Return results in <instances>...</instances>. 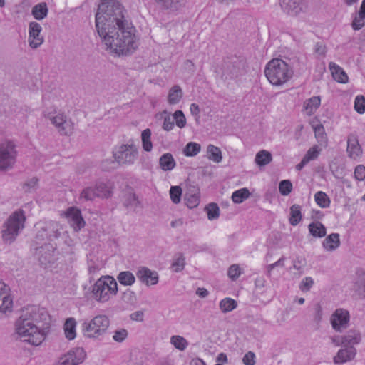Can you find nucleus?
<instances>
[{
	"label": "nucleus",
	"instance_id": "f257e3e1",
	"mask_svg": "<svg viewBox=\"0 0 365 365\" xmlns=\"http://www.w3.org/2000/svg\"><path fill=\"white\" fill-rule=\"evenodd\" d=\"M96 27L103 45L110 53L128 55L138 48L136 29L125 19L123 6L118 1H101L96 15Z\"/></svg>",
	"mask_w": 365,
	"mask_h": 365
},
{
	"label": "nucleus",
	"instance_id": "f03ea898",
	"mask_svg": "<svg viewBox=\"0 0 365 365\" xmlns=\"http://www.w3.org/2000/svg\"><path fill=\"white\" fill-rule=\"evenodd\" d=\"M47 312L38 307L27 308L15 323V334L22 342L34 346L41 345L46 338V332L40 323L46 320Z\"/></svg>",
	"mask_w": 365,
	"mask_h": 365
},
{
	"label": "nucleus",
	"instance_id": "7ed1b4c3",
	"mask_svg": "<svg viewBox=\"0 0 365 365\" xmlns=\"http://www.w3.org/2000/svg\"><path fill=\"white\" fill-rule=\"evenodd\" d=\"M42 101L44 106L43 116L50 121L60 135H71L75 131L73 121L63 111L58 109L56 105L59 101V91L53 90L45 93Z\"/></svg>",
	"mask_w": 365,
	"mask_h": 365
},
{
	"label": "nucleus",
	"instance_id": "20e7f679",
	"mask_svg": "<svg viewBox=\"0 0 365 365\" xmlns=\"http://www.w3.org/2000/svg\"><path fill=\"white\" fill-rule=\"evenodd\" d=\"M264 75L272 85L281 86L292 78L293 70L285 61L273 58L266 64Z\"/></svg>",
	"mask_w": 365,
	"mask_h": 365
},
{
	"label": "nucleus",
	"instance_id": "39448f33",
	"mask_svg": "<svg viewBox=\"0 0 365 365\" xmlns=\"http://www.w3.org/2000/svg\"><path fill=\"white\" fill-rule=\"evenodd\" d=\"M91 290L95 301L98 303H106L117 295L118 286L114 277L103 275L93 283Z\"/></svg>",
	"mask_w": 365,
	"mask_h": 365
},
{
	"label": "nucleus",
	"instance_id": "423d86ee",
	"mask_svg": "<svg viewBox=\"0 0 365 365\" xmlns=\"http://www.w3.org/2000/svg\"><path fill=\"white\" fill-rule=\"evenodd\" d=\"M109 326V318L105 314H98L83 323L82 332L87 339H99L106 333Z\"/></svg>",
	"mask_w": 365,
	"mask_h": 365
},
{
	"label": "nucleus",
	"instance_id": "0eeeda50",
	"mask_svg": "<svg viewBox=\"0 0 365 365\" xmlns=\"http://www.w3.org/2000/svg\"><path fill=\"white\" fill-rule=\"evenodd\" d=\"M26 217L22 210L15 211L4 223L2 238L6 243H11L24 227Z\"/></svg>",
	"mask_w": 365,
	"mask_h": 365
},
{
	"label": "nucleus",
	"instance_id": "6e6552de",
	"mask_svg": "<svg viewBox=\"0 0 365 365\" xmlns=\"http://www.w3.org/2000/svg\"><path fill=\"white\" fill-rule=\"evenodd\" d=\"M113 156L119 165H133L138 157V150L134 144H122L114 148Z\"/></svg>",
	"mask_w": 365,
	"mask_h": 365
},
{
	"label": "nucleus",
	"instance_id": "1a4fd4ad",
	"mask_svg": "<svg viewBox=\"0 0 365 365\" xmlns=\"http://www.w3.org/2000/svg\"><path fill=\"white\" fill-rule=\"evenodd\" d=\"M18 152L15 143L9 140L0 142V170H7L16 163Z\"/></svg>",
	"mask_w": 365,
	"mask_h": 365
},
{
	"label": "nucleus",
	"instance_id": "9d476101",
	"mask_svg": "<svg viewBox=\"0 0 365 365\" xmlns=\"http://www.w3.org/2000/svg\"><path fill=\"white\" fill-rule=\"evenodd\" d=\"M86 352L82 347H75L60 356L54 365H78L84 361Z\"/></svg>",
	"mask_w": 365,
	"mask_h": 365
},
{
	"label": "nucleus",
	"instance_id": "9b49d317",
	"mask_svg": "<svg viewBox=\"0 0 365 365\" xmlns=\"http://www.w3.org/2000/svg\"><path fill=\"white\" fill-rule=\"evenodd\" d=\"M349 321V312L343 308L336 309L330 317V322L332 328L337 331H341V330L347 328Z\"/></svg>",
	"mask_w": 365,
	"mask_h": 365
},
{
	"label": "nucleus",
	"instance_id": "f8f14e48",
	"mask_svg": "<svg viewBox=\"0 0 365 365\" xmlns=\"http://www.w3.org/2000/svg\"><path fill=\"white\" fill-rule=\"evenodd\" d=\"M14 301L6 284L0 281V317L6 316L13 312Z\"/></svg>",
	"mask_w": 365,
	"mask_h": 365
},
{
	"label": "nucleus",
	"instance_id": "ddd939ff",
	"mask_svg": "<svg viewBox=\"0 0 365 365\" xmlns=\"http://www.w3.org/2000/svg\"><path fill=\"white\" fill-rule=\"evenodd\" d=\"M70 226L78 232L84 227L86 222L81 216V211L76 207H69L63 214Z\"/></svg>",
	"mask_w": 365,
	"mask_h": 365
},
{
	"label": "nucleus",
	"instance_id": "4468645a",
	"mask_svg": "<svg viewBox=\"0 0 365 365\" xmlns=\"http://www.w3.org/2000/svg\"><path fill=\"white\" fill-rule=\"evenodd\" d=\"M42 27L38 22L31 21L28 28V42L32 48H37L43 42V37L41 34Z\"/></svg>",
	"mask_w": 365,
	"mask_h": 365
},
{
	"label": "nucleus",
	"instance_id": "2eb2a0df",
	"mask_svg": "<svg viewBox=\"0 0 365 365\" xmlns=\"http://www.w3.org/2000/svg\"><path fill=\"white\" fill-rule=\"evenodd\" d=\"M137 277L142 283L148 287L156 285L159 281L158 272L145 267L138 269Z\"/></svg>",
	"mask_w": 365,
	"mask_h": 365
},
{
	"label": "nucleus",
	"instance_id": "dca6fc26",
	"mask_svg": "<svg viewBox=\"0 0 365 365\" xmlns=\"http://www.w3.org/2000/svg\"><path fill=\"white\" fill-rule=\"evenodd\" d=\"M282 9L290 16H297L303 10V0H279Z\"/></svg>",
	"mask_w": 365,
	"mask_h": 365
},
{
	"label": "nucleus",
	"instance_id": "f3484780",
	"mask_svg": "<svg viewBox=\"0 0 365 365\" xmlns=\"http://www.w3.org/2000/svg\"><path fill=\"white\" fill-rule=\"evenodd\" d=\"M346 152L348 156L354 160L362 156L363 150L356 135H350L348 136Z\"/></svg>",
	"mask_w": 365,
	"mask_h": 365
},
{
	"label": "nucleus",
	"instance_id": "a211bd4d",
	"mask_svg": "<svg viewBox=\"0 0 365 365\" xmlns=\"http://www.w3.org/2000/svg\"><path fill=\"white\" fill-rule=\"evenodd\" d=\"M328 67L331 75L335 81L341 84H346L349 83V78L342 67L335 62H329Z\"/></svg>",
	"mask_w": 365,
	"mask_h": 365
},
{
	"label": "nucleus",
	"instance_id": "6ab92c4d",
	"mask_svg": "<svg viewBox=\"0 0 365 365\" xmlns=\"http://www.w3.org/2000/svg\"><path fill=\"white\" fill-rule=\"evenodd\" d=\"M356 350L354 346H344L339 349L334 357V362L335 364H344L352 360L356 355Z\"/></svg>",
	"mask_w": 365,
	"mask_h": 365
},
{
	"label": "nucleus",
	"instance_id": "aec40b11",
	"mask_svg": "<svg viewBox=\"0 0 365 365\" xmlns=\"http://www.w3.org/2000/svg\"><path fill=\"white\" fill-rule=\"evenodd\" d=\"M63 335L68 341H73L77 336V321L74 317L66 319L63 325Z\"/></svg>",
	"mask_w": 365,
	"mask_h": 365
},
{
	"label": "nucleus",
	"instance_id": "412c9836",
	"mask_svg": "<svg viewBox=\"0 0 365 365\" xmlns=\"http://www.w3.org/2000/svg\"><path fill=\"white\" fill-rule=\"evenodd\" d=\"M321 105V98L320 96H312L306 101H304L303 103V112L307 115H314Z\"/></svg>",
	"mask_w": 365,
	"mask_h": 365
},
{
	"label": "nucleus",
	"instance_id": "4be33fe9",
	"mask_svg": "<svg viewBox=\"0 0 365 365\" xmlns=\"http://www.w3.org/2000/svg\"><path fill=\"white\" fill-rule=\"evenodd\" d=\"M159 168L164 172H170L176 166V161L170 153L163 154L158 160Z\"/></svg>",
	"mask_w": 365,
	"mask_h": 365
},
{
	"label": "nucleus",
	"instance_id": "5701e85b",
	"mask_svg": "<svg viewBox=\"0 0 365 365\" xmlns=\"http://www.w3.org/2000/svg\"><path fill=\"white\" fill-rule=\"evenodd\" d=\"M340 245L339 235L332 233L328 235L322 242V247L327 252H333Z\"/></svg>",
	"mask_w": 365,
	"mask_h": 365
},
{
	"label": "nucleus",
	"instance_id": "b1692460",
	"mask_svg": "<svg viewBox=\"0 0 365 365\" xmlns=\"http://www.w3.org/2000/svg\"><path fill=\"white\" fill-rule=\"evenodd\" d=\"M361 339V333L359 331L350 330L346 335L342 336L341 344L344 346H354L359 344Z\"/></svg>",
	"mask_w": 365,
	"mask_h": 365
},
{
	"label": "nucleus",
	"instance_id": "393cba45",
	"mask_svg": "<svg viewBox=\"0 0 365 365\" xmlns=\"http://www.w3.org/2000/svg\"><path fill=\"white\" fill-rule=\"evenodd\" d=\"M183 96L182 88L179 86H173L168 91L167 101L169 105L174 106L180 102Z\"/></svg>",
	"mask_w": 365,
	"mask_h": 365
},
{
	"label": "nucleus",
	"instance_id": "a878e982",
	"mask_svg": "<svg viewBox=\"0 0 365 365\" xmlns=\"http://www.w3.org/2000/svg\"><path fill=\"white\" fill-rule=\"evenodd\" d=\"M110 196V191L107 190L106 192H96V187H87L84 188L81 194V197L86 200H93L96 197H108Z\"/></svg>",
	"mask_w": 365,
	"mask_h": 365
},
{
	"label": "nucleus",
	"instance_id": "bb28decb",
	"mask_svg": "<svg viewBox=\"0 0 365 365\" xmlns=\"http://www.w3.org/2000/svg\"><path fill=\"white\" fill-rule=\"evenodd\" d=\"M365 25V0H363L360 9L354 17L351 26L353 29L359 30Z\"/></svg>",
	"mask_w": 365,
	"mask_h": 365
},
{
	"label": "nucleus",
	"instance_id": "cd10ccee",
	"mask_svg": "<svg viewBox=\"0 0 365 365\" xmlns=\"http://www.w3.org/2000/svg\"><path fill=\"white\" fill-rule=\"evenodd\" d=\"M206 157L215 163H220L222 160V153L220 148L212 144H209L207 146Z\"/></svg>",
	"mask_w": 365,
	"mask_h": 365
},
{
	"label": "nucleus",
	"instance_id": "c85d7f7f",
	"mask_svg": "<svg viewBox=\"0 0 365 365\" xmlns=\"http://www.w3.org/2000/svg\"><path fill=\"white\" fill-rule=\"evenodd\" d=\"M152 131L146 128L141 132L140 140L142 148L145 152L150 153L153 149V144L151 140Z\"/></svg>",
	"mask_w": 365,
	"mask_h": 365
},
{
	"label": "nucleus",
	"instance_id": "c756f323",
	"mask_svg": "<svg viewBox=\"0 0 365 365\" xmlns=\"http://www.w3.org/2000/svg\"><path fill=\"white\" fill-rule=\"evenodd\" d=\"M170 344L180 351H185L189 346L188 341L180 335H173L170 338Z\"/></svg>",
	"mask_w": 365,
	"mask_h": 365
},
{
	"label": "nucleus",
	"instance_id": "7c9ffc66",
	"mask_svg": "<svg viewBox=\"0 0 365 365\" xmlns=\"http://www.w3.org/2000/svg\"><path fill=\"white\" fill-rule=\"evenodd\" d=\"M272 160V156L270 152L266 150H262L257 153L255 158V163L258 167H264Z\"/></svg>",
	"mask_w": 365,
	"mask_h": 365
},
{
	"label": "nucleus",
	"instance_id": "2f4dec72",
	"mask_svg": "<svg viewBox=\"0 0 365 365\" xmlns=\"http://www.w3.org/2000/svg\"><path fill=\"white\" fill-rule=\"evenodd\" d=\"M48 9L46 3L42 2L35 5L31 10V14L35 19L43 20L48 15Z\"/></svg>",
	"mask_w": 365,
	"mask_h": 365
},
{
	"label": "nucleus",
	"instance_id": "473e14b6",
	"mask_svg": "<svg viewBox=\"0 0 365 365\" xmlns=\"http://www.w3.org/2000/svg\"><path fill=\"white\" fill-rule=\"evenodd\" d=\"M309 231L314 237H323L326 235V227L320 222H314L309 225Z\"/></svg>",
	"mask_w": 365,
	"mask_h": 365
},
{
	"label": "nucleus",
	"instance_id": "72a5a7b5",
	"mask_svg": "<svg viewBox=\"0 0 365 365\" xmlns=\"http://www.w3.org/2000/svg\"><path fill=\"white\" fill-rule=\"evenodd\" d=\"M250 195V190L246 187H243L233 192L231 199L234 203L240 204L248 199Z\"/></svg>",
	"mask_w": 365,
	"mask_h": 365
},
{
	"label": "nucleus",
	"instance_id": "f704fd0d",
	"mask_svg": "<svg viewBox=\"0 0 365 365\" xmlns=\"http://www.w3.org/2000/svg\"><path fill=\"white\" fill-rule=\"evenodd\" d=\"M162 6L172 11H177L185 6V0H155Z\"/></svg>",
	"mask_w": 365,
	"mask_h": 365
},
{
	"label": "nucleus",
	"instance_id": "c9c22d12",
	"mask_svg": "<svg viewBox=\"0 0 365 365\" xmlns=\"http://www.w3.org/2000/svg\"><path fill=\"white\" fill-rule=\"evenodd\" d=\"M117 279L123 286H132L135 282L134 274L129 271L120 272L117 276Z\"/></svg>",
	"mask_w": 365,
	"mask_h": 365
},
{
	"label": "nucleus",
	"instance_id": "e433bc0d",
	"mask_svg": "<svg viewBox=\"0 0 365 365\" xmlns=\"http://www.w3.org/2000/svg\"><path fill=\"white\" fill-rule=\"evenodd\" d=\"M314 201L321 208H328L331 204V200L329 196L322 191H317L314 196Z\"/></svg>",
	"mask_w": 365,
	"mask_h": 365
},
{
	"label": "nucleus",
	"instance_id": "4c0bfd02",
	"mask_svg": "<svg viewBox=\"0 0 365 365\" xmlns=\"http://www.w3.org/2000/svg\"><path fill=\"white\" fill-rule=\"evenodd\" d=\"M185 204L186 205L190 208L197 207L200 201V194L199 191H195V192H189L186 194L185 198Z\"/></svg>",
	"mask_w": 365,
	"mask_h": 365
},
{
	"label": "nucleus",
	"instance_id": "58836bf2",
	"mask_svg": "<svg viewBox=\"0 0 365 365\" xmlns=\"http://www.w3.org/2000/svg\"><path fill=\"white\" fill-rule=\"evenodd\" d=\"M185 265V258L181 253L175 255L171 264V269L175 272H179L183 270Z\"/></svg>",
	"mask_w": 365,
	"mask_h": 365
},
{
	"label": "nucleus",
	"instance_id": "ea45409f",
	"mask_svg": "<svg viewBox=\"0 0 365 365\" xmlns=\"http://www.w3.org/2000/svg\"><path fill=\"white\" fill-rule=\"evenodd\" d=\"M201 150V145L195 142L188 143L183 148V154L187 157L196 156Z\"/></svg>",
	"mask_w": 365,
	"mask_h": 365
},
{
	"label": "nucleus",
	"instance_id": "a19ab883",
	"mask_svg": "<svg viewBox=\"0 0 365 365\" xmlns=\"http://www.w3.org/2000/svg\"><path fill=\"white\" fill-rule=\"evenodd\" d=\"M302 220L301 207L294 205L290 208L289 222L292 225L296 226Z\"/></svg>",
	"mask_w": 365,
	"mask_h": 365
},
{
	"label": "nucleus",
	"instance_id": "79ce46f5",
	"mask_svg": "<svg viewBox=\"0 0 365 365\" xmlns=\"http://www.w3.org/2000/svg\"><path fill=\"white\" fill-rule=\"evenodd\" d=\"M237 302L230 297L222 299L219 304L220 310L224 313L232 311L237 307Z\"/></svg>",
	"mask_w": 365,
	"mask_h": 365
},
{
	"label": "nucleus",
	"instance_id": "37998d69",
	"mask_svg": "<svg viewBox=\"0 0 365 365\" xmlns=\"http://www.w3.org/2000/svg\"><path fill=\"white\" fill-rule=\"evenodd\" d=\"M182 190L180 186H171L169 191V195L171 202L173 204H179L181 201Z\"/></svg>",
	"mask_w": 365,
	"mask_h": 365
},
{
	"label": "nucleus",
	"instance_id": "c03bdc74",
	"mask_svg": "<svg viewBox=\"0 0 365 365\" xmlns=\"http://www.w3.org/2000/svg\"><path fill=\"white\" fill-rule=\"evenodd\" d=\"M57 225L56 223H54V222H38L36 225H35V229L36 231L38 232H40V231H43V233H41L40 235V237H42V238H44L45 237H51V235L49 233V232L48 231V229H51V227H53L54 226Z\"/></svg>",
	"mask_w": 365,
	"mask_h": 365
},
{
	"label": "nucleus",
	"instance_id": "a18cd8bd",
	"mask_svg": "<svg viewBox=\"0 0 365 365\" xmlns=\"http://www.w3.org/2000/svg\"><path fill=\"white\" fill-rule=\"evenodd\" d=\"M322 149L319 145L312 146L306 153L303 158L307 162L316 160L320 155Z\"/></svg>",
	"mask_w": 365,
	"mask_h": 365
},
{
	"label": "nucleus",
	"instance_id": "49530a36",
	"mask_svg": "<svg viewBox=\"0 0 365 365\" xmlns=\"http://www.w3.org/2000/svg\"><path fill=\"white\" fill-rule=\"evenodd\" d=\"M243 272L244 268L237 264H232L227 269V275L232 281L237 280Z\"/></svg>",
	"mask_w": 365,
	"mask_h": 365
},
{
	"label": "nucleus",
	"instance_id": "de8ad7c7",
	"mask_svg": "<svg viewBox=\"0 0 365 365\" xmlns=\"http://www.w3.org/2000/svg\"><path fill=\"white\" fill-rule=\"evenodd\" d=\"M205 210L209 220H217L220 216V208L216 203L208 204L205 207Z\"/></svg>",
	"mask_w": 365,
	"mask_h": 365
},
{
	"label": "nucleus",
	"instance_id": "09e8293b",
	"mask_svg": "<svg viewBox=\"0 0 365 365\" xmlns=\"http://www.w3.org/2000/svg\"><path fill=\"white\" fill-rule=\"evenodd\" d=\"M173 119L175 120V125L179 128L185 127L187 120L183 112L180 110H176L173 114Z\"/></svg>",
	"mask_w": 365,
	"mask_h": 365
},
{
	"label": "nucleus",
	"instance_id": "8fccbe9b",
	"mask_svg": "<svg viewBox=\"0 0 365 365\" xmlns=\"http://www.w3.org/2000/svg\"><path fill=\"white\" fill-rule=\"evenodd\" d=\"M38 186V179L36 177L28 179L23 184V190L26 192H31L37 189Z\"/></svg>",
	"mask_w": 365,
	"mask_h": 365
},
{
	"label": "nucleus",
	"instance_id": "3c124183",
	"mask_svg": "<svg viewBox=\"0 0 365 365\" xmlns=\"http://www.w3.org/2000/svg\"><path fill=\"white\" fill-rule=\"evenodd\" d=\"M354 110L359 114L365 112V97L362 95H358L354 99Z\"/></svg>",
	"mask_w": 365,
	"mask_h": 365
},
{
	"label": "nucleus",
	"instance_id": "603ef678",
	"mask_svg": "<svg viewBox=\"0 0 365 365\" xmlns=\"http://www.w3.org/2000/svg\"><path fill=\"white\" fill-rule=\"evenodd\" d=\"M292 190V184L289 180H284L279 182V191L284 196L288 195Z\"/></svg>",
	"mask_w": 365,
	"mask_h": 365
},
{
	"label": "nucleus",
	"instance_id": "864d4df0",
	"mask_svg": "<svg viewBox=\"0 0 365 365\" xmlns=\"http://www.w3.org/2000/svg\"><path fill=\"white\" fill-rule=\"evenodd\" d=\"M128 335V332L125 329H119L113 331V341L121 343L124 341Z\"/></svg>",
	"mask_w": 365,
	"mask_h": 365
},
{
	"label": "nucleus",
	"instance_id": "5fc2aeb1",
	"mask_svg": "<svg viewBox=\"0 0 365 365\" xmlns=\"http://www.w3.org/2000/svg\"><path fill=\"white\" fill-rule=\"evenodd\" d=\"M161 116L165 115L163 123V129L165 131H170L174 128V123L171 120L170 114L167 113L166 110L163 111L159 113Z\"/></svg>",
	"mask_w": 365,
	"mask_h": 365
},
{
	"label": "nucleus",
	"instance_id": "6e6d98bb",
	"mask_svg": "<svg viewBox=\"0 0 365 365\" xmlns=\"http://www.w3.org/2000/svg\"><path fill=\"white\" fill-rule=\"evenodd\" d=\"M314 285V279L311 277H304L299 285V289L303 292H307L311 289Z\"/></svg>",
	"mask_w": 365,
	"mask_h": 365
},
{
	"label": "nucleus",
	"instance_id": "4d7b16f0",
	"mask_svg": "<svg viewBox=\"0 0 365 365\" xmlns=\"http://www.w3.org/2000/svg\"><path fill=\"white\" fill-rule=\"evenodd\" d=\"M314 135H315L317 140L320 144L327 143V135H326L324 127L323 128L319 127L317 130H314Z\"/></svg>",
	"mask_w": 365,
	"mask_h": 365
},
{
	"label": "nucleus",
	"instance_id": "13d9d810",
	"mask_svg": "<svg viewBox=\"0 0 365 365\" xmlns=\"http://www.w3.org/2000/svg\"><path fill=\"white\" fill-rule=\"evenodd\" d=\"M354 175L356 180L362 181L365 180V166L363 165H357L354 169Z\"/></svg>",
	"mask_w": 365,
	"mask_h": 365
},
{
	"label": "nucleus",
	"instance_id": "bf43d9fd",
	"mask_svg": "<svg viewBox=\"0 0 365 365\" xmlns=\"http://www.w3.org/2000/svg\"><path fill=\"white\" fill-rule=\"evenodd\" d=\"M103 265L101 262H95L92 260L89 261L88 262V271L90 274H96L101 269Z\"/></svg>",
	"mask_w": 365,
	"mask_h": 365
},
{
	"label": "nucleus",
	"instance_id": "052dcab7",
	"mask_svg": "<svg viewBox=\"0 0 365 365\" xmlns=\"http://www.w3.org/2000/svg\"><path fill=\"white\" fill-rule=\"evenodd\" d=\"M41 250H40V252H41L42 251H44V250H48V253H46L45 252V256H44V258L46 260H48V262H52L53 261V255H54V249L49 246V245H46V247H41Z\"/></svg>",
	"mask_w": 365,
	"mask_h": 365
},
{
	"label": "nucleus",
	"instance_id": "680f3d73",
	"mask_svg": "<svg viewBox=\"0 0 365 365\" xmlns=\"http://www.w3.org/2000/svg\"><path fill=\"white\" fill-rule=\"evenodd\" d=\"M356 287L359 294L365 297V275L359 279L356 283Z\"/></svg>",
	"mask_w": 365,
	"mask_h": 365
},
{
	"label": "nucleus",
	"instance_id": "e2e57ef3",
	"mask_svg": "<svg viewBox=\"0 0 365 365\" xmlns=\"http://www.w3.org/2000/svg\"><path fill=\"white\" fill-rule=\"evenodd\" d=\"M255 356L254 353L250 351L243 356L242 361L245 365H254L255 363Z\"/></svg>",
	"mask_w": 365,
	"mask_h": 365
},
{
	"label": "nucleus",
	"instance_id": "0e129e2a",
	"mask_svg": "<svg viewBox=\"0 0 365 365\" xmlns=\"http://www.w3.org/2000/svg\"><path fill=\"white\" fill-rule=\"evenodd\" d=\"M132 321L141 322L144 320V312L141 310L135 311L130 314Z\"/></svg>",
	"mask_w": 365,
	"mask_h": 365
},
{
	"label": "nucleus",
	"instance_id": "69168bd1",
	"mask_svg": "<svg viewBox=\"0 0 365 365\" xmlns=\"http://www.w3.org/2000/svg\"><path fill=\"white\" fill-rule=\"evenodd\" d=\"M136 201L135 195L133 192H130L125 196L124 204L127 207L133 206L135 204Z\"/></svg>",
	"mask_w": 365,
	"mask_h": 365
},
{
	"label": "nucleus",
	"instance_id": "338daca9",
	"mask_svg": "<svg viewBox=\"0 0 365 365\" xmlns=\"http://www.w3.org/2000/svg\"><path fill=\"white\" fill-rule=\"evenodd\" d=\"M190 111L191 115L192 116H194L195 120H198V119L200 118V107H199V106L195 103H191V105L190 106Z\"/></svg>",
	"mask_w": 365,
	"mask_h": 365
},
{
	"label": "nucleus",
	"instance_id": "774afa93",
	"mask_svg": "<svg viewBox=\"0 0 365 365\" xmlns=\"http://www.w3.org/2000/svg\"><path fill=\"white\" fill-rule=\"evenodd\" d=\"M314 51L320 56H324L327 53V48L322 43H317L314 46Z\"/></svg>",
	"mask_w": 365,
	"mask_h": 365
}]
</instances>
